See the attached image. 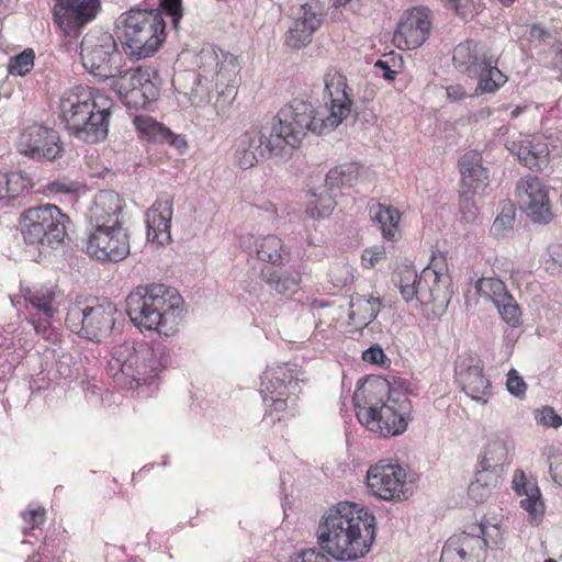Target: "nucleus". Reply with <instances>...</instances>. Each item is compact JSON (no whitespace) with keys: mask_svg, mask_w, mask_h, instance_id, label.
<instances>
[{"mask_svg":"<svg viewBox=\"0 0 562 562\" xmlns=\"http://www.w3.org/2000/svg\"><path fill=\"white\" fill-rule=\"evenodd\" d=\"M325 104L319 110L304 100L294 99L277 113L269 130V158L286 161L301 146L308 132L328 134L351 114L352 89L346 76L336 68L324 75Z\"/></svg>","mask_w":562,"mask_h":562,"instance_id":"1","label":"nucleus"},{"mask_svg":"<svg viewBox=\"0 0 562 562\" xmlns=\"http://www.w3.org/2000/svg\"><path fill=\"white\" fill-rule=\"evenodd\" d=\"M375 535V517L350 502H341L329 508L316 530L319 547L341 562L363 558L371 550Z\"/></svg>","mask_w":562,"mask_h":562,"instance_id":"2","label":"nucleus"},{"mask_svg":"<svg viewBox=\"0 0 562 562\" xmlns=\"http://www.w3.org/2000/svg\"><path fill=\"white\" fill-rule=\"evenodd\" d=\"M404 384L402 380L391 383L381 376L367 378L353 394L358 420L383 437L403 434L412 413Z\"/></svg>","mask_w":562,"mask_h":562,"instance_id":"3","label":"nucleus"},{"mask_svg":"<svg viewBox=\"0 0 562 562\" xmlns=\"http://www.w3.org/2000/svg\"><path fill=\"white\" fill-rule=\"evenodd\" d=\"M161 351L146 341H124L112 347L106 373L120 387L150 396L162 371Z\"/></svg>","mask_w":562,"mask_h":562,"instance_id":"4","label":"nucleus"},{"mask_svg":"<svg viewBox=\"0 0 562 562\" xmlns=\"http://www.w3.org/2000/svg\"><path fill=\"white\" fill-rule=\"evenodd\" d=\"M110 115L109 99L82 86L65 91L59 99V117L66 130L85 143L108 136Z\"/></svg>","mask_w":562,"mask_h":562,"instance_id":"5","label":"nucleus"},{"mask_svg":"<svg viewBox=\"0 0 562 562\" xmlns=\"http://www.w3.org/2000/svg\"><path fill=\"white\" fill-rule=\"evenodd\" d=\"M182 297L164 284L137 286L126 297V313L140 330L169 336L182 319Z\"/></svg>","mask_w":562,"mask_h":562,"instance_id":"6","label":"nucleus"},{"mask_svg":"<svg viewBox=\"0 0 562 562\" xmlns=\"http://www.w3.org/2000/svg\"><path fill=\"white\" fill-rule=\"evenodd\" d=\"M166 24L158 10L132 8L115 20L114 34L130 59L154 56L166 38Z\"/></svg>","mask_w":562,"mask_h":562,"instance_id":"7","label":"nucleus"},{"mask_svg":"<svg viewBox=\"0 0 562 562\" xmlns=\"http://www.w3.org/2000/svg\"><path fill=\"white\" fill-rule=\"evenodd\" d=\"M300 372L288 363L267 367L261 375L260 394L265 405L263 422L274 425L297 414L296 401L302 392Z\"/></svg>","mask_w":562,"mask_h":562,"instance_id":"8","label":"nucleus"},{"mask_svg":"<svg viewBox=\"0 0 562 562\" xmlns=\"http://www.w3.org/2000/svg\"><path fill=\"white\" fill-rule=\"evenodd\" d=\"M68 217L54 204L31 207L22 213L21 233L26 244L53 246L66 236Z\"/></svg>","mask_w":562,"mask_h":562,"instance_id":"9","label":"nucleus"},{"mask_svg":"<svg viewBox=\"0 0 562 562\" xmlns=\"http://www.w3.org/2000/svg\"><path fill=\"white\" fill-rule=\"evenodd\" d=\"M196 63L199 67L196 85L205 86L206 89L215 88L218 94L231 103L237 93L238 66L234 56L209 47L200 52Z\"/></svg>","mask_w":562,"mask_h":562,"instance_id":"10","label":"nucleus"},{"mask_svg":"<svg viewBox=\"0 0 562 562\" xmlns=\"http://www.w3.org/2000/svg\"><path fill=\"white\" fill-rule=\"evenodd\" d=\"M80 56L83 67L95 77L109 79L122 72V53L116 38L108 32L88 33L81 41Z\"/></svg>","mask_w":562,"mask_h":562,"instance_id":"11","label":"nucleus"},{"mask_svg":"<svg viewBox=\"0 0 562 562\" xmlns=\"http://www.w3.org/2000/svg\"><path fill=\"white\" fill-rule=\"evenodd\" d=\"M116 312V306L109 301L85 306L75 305L67 313L66 326L81 338L101 342L110 336Z\"/></svg>","mask_w":562,"mask_h":562,"instance_id":"12","label":"nucleus"},{"mask_svg":"<svg viewBox=\"0 0 562 562\" xmlns=\"http://www.w3.org/2000/svg\"><path fill=\"white\" fill-rule=\"evenodd\" d=\"M113 81V89L128 109H145L159 95L157 70L149 66L128 69Z\"/></svg>","mask_w":562,"mask_h":562,"instance_id":"13","label":"nucleus"},{"mask_svg":"<svg viewBox=\"0 0 562 562\" xmlns=\"http://www.w3.org/2000/svg\"><path fill=\"white\" fill-rule=\"evenodd\" d=\"M20 292V297H11L12 305L18 307L22 299L25 307L34 311L30 312L27 321L33 326L36 334L48 341L57 340L58 334L50 324V319L57 312V292L55 289L48 285H34L32 288L21 286Z\"/></svg>","mask_w":562,"mask_h":562,"instance_id":"14","label":"nucleus"},{"mask_svg":"<svg viewBox=\"0 0 562 562\" xmlns=\"http://www.w3.org/2000/svg\"><path fill=\"white\" fill-rule=\"evenodd\" d=\"M447 278L430 265L426 266L419 274L414 269L402 270L398 289L403 300L415 306L428 305L445 297Z\"/></svg>","mask_w":562,"mask_h":562,"instance_id":"15","label":"nucleus"},{"mask_svg":"<svg viewBox=\"0 0 562 562\" xmlns=\"http://www.w3.org/2000/svg\"><path fill=\"white\" fill-rule=\"evenodd\" d=\"M367 485L373 495L389 502L407 499L412 493L406 470L398 464L378 463L367 472Z\"/></svg>","mask_w":562,"mask_h":562,"instance_id":"16","label":"nucleus"},{"mask_svg":"<svg viewBox=\"0 0 562 562\" xmlns=\"http://www.w3.org/2000/svg\"><path fill=\"white\" fill-rule=\"evenodd\" d=\"M454 379L458 386L471 400L486 404L492 396V383L484 373L482 360L471 353L459 355L454 362Z\"/></svg>","mask_w":562,"mask_h":562,"instance_id":"17","label":"nucleus"},{"mask_svg":"<svg viewBox=\"0 0 562 562\" xmlns=\"http://www.w3.org/2000/svg\"><path fill=\"white\" fill-rule=\"evenodd\" d=\"M18 150L33 160L53 161L61 156L64 147L57 131L34 123L23 128Z\"/></svg>","mask_w":562,"mask_h":562,"instance_id":"18","label":"nucleus"},{"mask_svg":"<svg viewBox=\"0 0 562 562\" xmlns=\"http://www.w3.org/2000/svg\"><path fill=\"white\" fill-rule=\"evenodd\" d=\"M86 249L97 260L121 261L131 250L128 232L123 225L91 229Z\"/></svg>","mask_w":562,"mask_h":562,"instance_id":"19","label":"nucleus"},{"mask_svg":"<svg viewBox=\"0 0 562 562\" xmlns=\"http://www.w3.org/2000/svg\"><path fill=\"white\" fill-rule=\"evenodd\" d=\"M516 198L519 207L535 223H549L552 213L548 196V188L536 176H526L516 183Z\"/></svg>","mask_w":562,"mask_h":562,"instance_id":"20","label":"nucleus"},{"mask_svg":"<svg viewBox=\"0 0 562 562\" xmlns=\"http://www.w3.org/2000/svg\"><path fill=\"white\" fill-rule=\"evenodd\" d=\"M33 347L29 333L18 322L0 328V371L9 374Z\"/></svg>","mask_w":562,"mask_h":562,"instance_id":"21","label":"nucleus"},{"mask_svg":"<svg viewBox=\"0 0 562 562\" xmlns=\"http://www.w3.org/2000/svg\"><path fill=\"white\" fill-rule=\"evenodd\" d=\"M430 27L431 22L427 9H409L397 23L393 43L400 49H415L427 40Z\"/></svg>","mask_w":562,"mask_h":562,"instance_id":"22","label":"nucleus"},{"mask_svg":"<svg viewBox=\"0 0 562 562\" xmlns=\"http://www.w3.org/2000/svg\"><path fill=\"white\" fill-rule=\"evenodd\" d=\"M99 8V0H56L54 20L67 35H77L95 18Z\"/></svg>","mask_w":562,"mask_h":562,"instance_id":"23","label":"nucleus"},{"mask_svg":"<svg viewBox=\"0 0 562 562\" xmlns=\"http://www.w3.org/2000/svg\"><path fill=\"white\" fill-rule=\"evenodd\" d=\"M240 248L262 262L281 267L290 261L291 252L283 240L274 234H244L239 237Z\"/></svg>","mask_w":562,"mask_h":562,"instance_id":"24","label":"nucleus"},{"mask_svg":"<svg viewBox=\"0 0 562 562\" xmlns=\"http://www.w3.org/2000/svg\"><path fill=\"white\" fill-rule=\"evenodd\" d=\"M173 216V199L164 194L157 198L145 213L147 240L165 245L171 240V220Z\"/></svg>","mask_w":562,"mask_h":562,"instance_id":"25","label":"nucleus"},{"mask_svg":"<svg viewBox=\"0 0 562 562\" xmlns=\"http://www.w3.org/2000/svg\"><path fill=\"white\" fill-rule=\"evenodd\" d=\"M294 14V22L288 32L286 44L294 48L307 45L314 32L319 27L323 10L317 2L301 4Z\"/></svg>","mask_w":562,"mask_h":562,"instance_id":"26","label":"nucleus"},{"mask_svg":"<svg viewBox=\"0 0 562 562\" xmlns=\"http://www.w3.org/2000/svg\"><path fill=\"white\" fill-rule=\"evenodd\" d=\"M123 203L120 195L111 190L100 191L87 212L91 229L123 225L121 221Z\"/></svg>","mask_w":562,"mask_h":562,"instance_id":"27","label":"nucleus"},{"mask_svg":"<svg viewBox=\"0 0 562 562\" xmlns=\"http://www.w3.org/2000/svg\"><path fill=\"white\" fill-rule=\"evenodd\" d=\"M513 490L521 497L520 507L527 513V520L538 526L543 519L546 506L536 482L527 479L522 470H516L513 477Z\"/></svg>","mask_w":562,"mask_h":562,"instance_id":"28","label":"nucleus"},{"mask_svg":"<svg viewBox=\"0 0 562 562\" xmlns=\"http://www.w3.org/2000/svg\"><path fill=\"white\" fill-rule=\"evenodd\" d=\"M463 195L483 191L488 184V171L482 166V156L477 151H468L459 160Z\"/></svg>","mask_w":562,"mask_h":562,"instance_id":"29","label":"nucleus"},{"mask_svg":"<svg viewBox=\"0 0 562 562\" xmlns=\"http://www.w3.org/2000/svg\"><path fill=\"white\" fill-rule=\"evenodd\" d=\"M514 449L512 436L506 431H497L488 438L479 462L506 469L510 464Z\"/></svg>","mask_w":562,"mask_h":562,"instance_id":"30","label":"nucleus"},{"mask_svg":"<svg viewBox=\"0 0 562 562\" xmlns=\"http://www.w3.org/2000/svg\"><path fill=\"white\" fill-rule=\"evenodd\" d=\"M510 151L529 169H543L549 162L548 144L540 137L514 142Z\"/></svg>","mask_w":562,"mask_h":562,"instance_id":"31","label":"nucleus"},{"mask_svg":"<svg viewBox=\"0 0 562 562\" xmlns=\"http://www.w3.org/2000/svg\"><path fill=\"white\" fill-rule=\"evenodd\" d=\"M260 278L271 292L282 296L296 293L302 280L300 271L293 267L285 270L263 268Z\"/></svg>","mask_w":562,"mask_h":562,"instance_id":"32","label":"nucleus"},{"mask_svg":"<svg viewBox=\"0 0 562 562\" xmlns=\"http://www.w3.org/2000/svg\"><path fill=\"white\" fill-rule=\"evenodd\" d=\"M506 469L498 465L483 464L477 461L475 480L470 484V495L477 502L484 501L493 488H496L504 476Z\"/></svg>","mask_w":562,"mask_h":562,"instance_id":"33","label":"nucleus"},{"mask_svg":"<svg viewBox=\"0 0 562 562\" xmlns=\"http://www.w3.org/2000/svg\"><path fill=\"white\" fill-rule=\"evenodd\" d=\"M452 60L454 67L465 75L476 76L477 69L486 60L484 56L477 54V45L474 42L467 41L460 43L453 49Z\"/></svg>","mask_w":562,"mask_h":562,"instance_id":"34","label":"nucleus"},{"mask_svg":"<svg viewBox=\"0 0 562 562\" xmlns=\"http://www.w3.org/2000/svg\"><path fill=\"white\" fill-rule=\"evenodd\" d=\"M371 218L380 225L383 237L386 240L394 241L400 235V212L392 206L382 204L373 205L370 209Z\"/></svg>","mask_w":562,"mask_h":562,"instance_id":"35","label":"nucleus"},{"mask_svg":"<svg viewBox=\"0 0 562 562\" xmlns=\"http://www.w3.org/2000/svg\"><path fill=\"white\" fill-rule=\"evenodd\" d=\"M43 371L49 379H68L72 375V358L57 349H46L43 353Z\"/></svg>","mask_w":562,"mask_h":562,"instance_id":"36","label":"nucleus"},{"mask_svg":"<svg viewBox=\"0 0 562 562\" xmlns=\"http://www.w3.org/2000/svg\"><path fill=\"white\" fill-rule=\"evenodd\" d=\"M349 307V318L357 326H367L376 318L381 308V301L373 296H357L351 299Z\"/></svg>","mask_w":562,"mask_h":562,"instance_id":"37","label":"nucleus"},{"mask_svg":"<svg viewBox=\"0 0 562 562\" xmlns=\"http://www.w3.org/2000/svg\"><path fill=\"white\" fill-rule=\"evenodd\" d=\"M359 166L356 164H345L337 166L328 171L325 179V187L330 192H342L345 189L352 188L358 180Z\"/></svg>","mask_w":562,"mask_h":562,"instance_id":"38","label":"nucleus"},{"mask_svg":"<svg viewBox=\"0 0 562 562\" xmlns=\"http://www.w3.org/2000/svg\"><path fill=\"white\" fill-rule=\"evenodd\" d=\"M470 77L479 79L477 87L475 89L476 94L493 93L507 81V77L497 67L492 66L487 60L479 67L476 76Z\"/></svg>","mask_w":562,"mask_h":562,"instance_id":"39","label":"nucleus"},{"mask_svg":"<svg viewBox=\"0 0 562 562\" xmlns=\"http://www.w3.org/2000/svg\"><path fill=\"white\" fill-rule=\"evenodd\" d=\"M451 538L459 546V549L463 551L468 561L481 562L485 559L484 541L473 530V526L470 527V531L454 533Z\"/></svg>","mask_w":562,"mask_h":562,"instance_id":"40","label":"nucleus"},{"mask_svg":"<svg viewBox=\"0 0 562 562\" xmlns=\"http://www.w3.org/2000/svg\"><path fill=\"white\" fill-rule=\"evenodd\" d=\"M44 192L52 198L59 200H76L86 192V186L79 181L66 177L57 178L45 184Z\"/></svg>","mask_w":562,"mask_h":562,"instance_id":"41","label":"nucleus"},{"mask_svg":"<svg viewBox=\"0 0 562 562\" xmlns=\"http://www.w3.org/2000/svg\"><path fill=\"white\" fill-rule=\"evenodd\" d=\"M31 180L20 172L0 173V200H13L29 192Z\"/></svg>","mask_w":562,"mask_h":562,"instance_id":"42","label":"nucleus"},{"mask_svg":"<svg viewBox=\"0 0 562 562\" xmlns=\"http://www.w3.org/2000/svg\"><path fill=\"white\" fill-rule=\"evenodd\" d=\"M475 290L481 297L491 301L494 305L504 302V299L510 294L504 281L496 277L480 278L475 283Z\"/></svg>","mask_w":562,"mask_h":562,"instance_id":"43","label":"nucleus"},{"mask_svg":"<svg viewBox=\"0 0 562 562\" xmlns=\"http://www.w3.org/2000/svg\"><path fill=\"white\" fill-rule=\"evenodd\" d=\"M473 530L484 541V553L486 549H503L505 546V529L498 522H481L473 526Z\"/></svg>","mask_w":562,"mask_h":562,"instance_id":"44","label":"nucleus"},{"mask_svg":"<svg viewBox=\"0 0 562 562\" xmlns=\"http://www.w3.org/2000/svg\"><path fill=\"white\" fill-rule=\"evenodd\" d=\"M336 194L337 193H335V192L325 193V194L324 193H319V194L313 193L314 200L308 202L307 207H306V213L312 218H315V220L328 217L333 213V211L336 206V201H335Z\"/></svg>","mask_w":562,"mask_h":562,"instance_id":"45","label":"nucleus"},{"mask_svg":"<svg viewBox=\"0 0 562 562\" xmlns=\"http://www.w3.org/2000/svg\"><path fill=\"white\" fill-rule=\"evenodd\" d=\"M269 130H249L239 136L241 146L255 151L257 160L266 154L269 156V147L267 146Z\"/></svg>","mask_w":562,"mask_h":562,"instance_id":"46","label":"nucleus"},{"mask_svg":"<svg viewBox=\"0 0 562 562\" xmlns=\"http://www.w3.org/2000/svg\"><path fill=\"white\" fill-rule=\"evenodd\" d=\"M502 319L512 327H517L521 324V312L519 305L512 294L504 299V302L495 304Z\"/></svg>","mask_w":562,"mask_h":562,"instance_id":"47","label":"nucleus"},{"mask_svg":"<svg viewBox=\"0 0 562 562\" xmlns=\"http://www.w3.org/2000/svg\"><path fill=\"white\" fill-rule=\"evenodd\" d=\"M35 55L33 49L27 48L10 58L8 71L14 76H25L34 67Z\"/></svg>","mask_w":562,"mask_h":562,"instance_id":"48","label":"nucleus"},{"mask_svg":"<svg viewBox=\"0 0 562 562\" xmlns=\"http://www.w3.org/2000/svg\"><path fill=\"white\" fill-rule=\"evenodd\" d=\"M516 211L513 205L504 206L496 216L491 227V232L496 237H504L513 229Z\"/></svg>","mask_w":562,"mask_h":562,"instance_id":"49","label":"nucleus"},{"mask_svg":"<svg viewBox=\"0 0 562 562\" xmlns=\"http://www.w3.org/2000/svg\"><path fill=\"white\" fill-rule=\"evenodd\" d=\"M543 263L546 270L552 274L562 271V244H552L548 247Z\"/></svg>","mask_w":562,"mask_h":562,"instance_id":"50","label":"nucleus"},{"mask_svg":"<svg viewBox=\"0 0 562 562\" xmlns=\"http://www.w3.org/2000/svg\"><path fill=\"white\" fill-rule=\"evenodd\" d=\"M506 389L512 395H514L518 398L525 397L526 391H527V384H526L524 378L518 373V371L516 369H510L508 371Z\"/></svg>","mask_w":562,"mask_h":562,"instance_id":"51","label":"nucleus"},{"mask_svg":"<svg viewBox=\"0 0 562 562\" xmlns=\"http://www.w3.org/2000/svg\"><path fill=\"white\" fill-rule=\"evenodd\" d=\"M439 562H470L463 554V551L459 549V546L450 537L446 542L441 551Z\"/></svg>","mask_w":562,"mask_h":562,"instance_id":"52","label":"nucleus"},{"mask_svg":"<svg viewBox=\"0 0 562 562\" xmlns=\"http://www.w3.org/2000/svg\"><path fill=\"white\" fill-rule=\"evenodd\" d=\"M254 153L255 151H251L250 149L246 148L245 146H241V142L239 140V138L237 139L234 158H235L236 164L241 169L251 168L257 164L258 160L256 158V154H254Z\"/></svg>","mask_w":562,"mask_h":562,"instance_id":"53","label":"nucleus"},{"mask_svg":"<svg viewBox=\"0 0 562 562\" xmlns=\"http://www.w3.org/2000/svg\"><path fill=\"white\" fill-rule=\"evenodd\" d=\"M22 517L25 521V524L27 525V527H25V531L27 529H35V528H38L40 526H42L44 522H45V518H46V510L44 507H36V508H33V509H29V510H24L22 512Z\"/></svg>","mask_w":562,"mask_h":562,"instance_id":"54","label":"nucleus"},{"mask_svg":"<svg viewBox=\"0 0 562 562\" xmlns=\"http://www.w3.org/2000/svg\"><path fill=\"white\" fill-rule=\"evenodd\" d=\"M539 424L548 427L559 428L562 425V417L558 415L552 407H543L536 414Z\"/></svg>","mask_w":562,"mask_h":562,"instance_id":"55","label":"nucleus"},{"mask_svg":"<svg viewBox=\"0 0 562 562\" xmlns=\"http://www.w3.org/2000/svg\"><path fill=\"white\" fill-rule=\"evenodd\" d=\"M133 123L139 135L148 140L158 122L147 115H136Z\"/></svg>","mask_w":562,"mask_h":562,"instance_id":"56","label":"nucleus"},{"mask_svg":"<svg viewBox=\"0 0 562 562\" xmlns=\"http://www.w3.org/2000/svg\"><path fill=\"white\" fill-rule=\"evenodd\" d=\"M385 250L382 246H374L363 250L361 260L364 268H373L380 260L384 259Z\"/></svg>","mask_w":562,"mask_h":562,"instance_id":"57","label":"nucleus"},{"mask_svg":"<svg viewBox=\"0 0 562 562\" xmlns=\"http://www.w3.org/2000/svg\"><path fill=\"white\" fill-rule=\"evenodd\" d=\"M362 360L370 364L386 366L390 360L379 346L370 347L362 353Z\"/></svg>","mask_w":562,"mask_h":562,"instance_id":"58","label":"nucleus"},{"mask_svg":"<svg viewBox=\"0 0 562 562\" xmlns=\"http://www.w3.org/2000/svg\"><path fill=\"white\" fill-rule=\"evenodd\" d=\"M289 562H328V559L315 549H308L295 553Z\"/></svg>","mask_w":562,"mask_h":562,"instance_id":"59","label":"nucleus"},{"mask_svg":"<svg viewBox=\"0 0 562 562\" xmlns=\"http://www.w3.org/2000/svg\"><path fill=\"white\" fill-rule=\"evenodd\" d=\"M159 5L169 14L172 19L175 26L178 24L182 16V4L181 0H158Z\"/></svg>","mask_w":562,"mask_h":562,"instance_id":"60","label":"nucleus"},{"mask_svg":"<svg viewBox=\"0 0 562 562\" xmlns=\"http://www.w3.org/2000/svg\"><path fill=\"white\" fill-rule=\"evenodd\" d=\"M549 470L552 480L562 486V453H555L549 457Z\"/></svg>","mask_w":562,"mask_h":562,"instance_id":"61","label":"nucleus"},{"mask_svg":"<svg viewBox=\"0 0 562 562\" xmlns=\"http://www.w3.org/2000/svg\"><path fill=\"white\" fill-rule=\"evenodd\" d=\"M164 144L170 145L180 155L184 154L188 149V142L186 136L176 134L171 130L168 132Z\"/></svg>","mask_w":562,"mask_h":562,"instance_id":"62","label":"nucleus"},{"mask_svg":"<svg viewBox=\"0 0 562 562\" xmlns=\"http://www.w3.org/2000/svg\"><path fill=\"white\" fill-rule=\"evenodd\" d=\"M447 98L451 101H459L467 97L465 89L460 85H452L446 88Z\"/></svg>","mask_w":562,"mask_h":562,"instance_id":"63","label":"nucleus"},{"mask_svg":"<svg viewBox=\"0 0 562 562\" xmlns=\"http://www.w3.org/2000/svg\"><path fill=\"white\" fill-rule=\"evenodd\" d=\"M169 131L170 130L167 126L158 122L153 134L149 136L148 142L164 144Z\"/></svg>","mask_w":562,"mask_h":562,"instance_id":"64","label":"nucleus"}]
</instances>
